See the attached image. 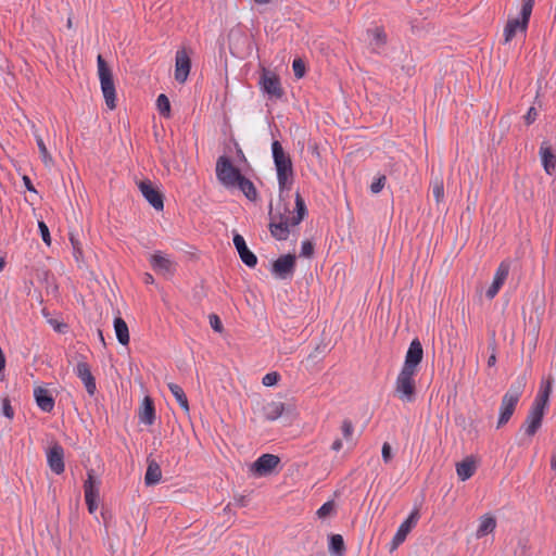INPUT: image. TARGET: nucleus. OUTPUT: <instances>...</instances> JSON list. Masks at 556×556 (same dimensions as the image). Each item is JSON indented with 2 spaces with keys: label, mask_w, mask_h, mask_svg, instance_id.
Instances as JSON below:
<instances>
[{
  "label": "nucleus",
  "mask_w": 556,
  "mask_h": 556,
  "mask_svg": "<svg viewBox=\"0 0 556 556\" xmlns=\"http://www.w3.org/2000/svg\"><path fill=\"white\" fill-rule=\"evenodd\" d=\"M70 241H71L72 247H73L74 257L78 262L80 260V257L83 256L81 244L78 241V239L75 238V236L73 233L70 235Z\"/></svg>",
  "instance_id": "obj_37"
},
{
  "label": "nucleus",
  "mask_w": 556,
  "mask_h": 556,
  "mask_svg": "<svg viewBox=\"0 0 556 556\" xmlns=\"http://www.w3.org/2000/svg\"><path fill=\"white\" fill-rule=\"evenodd\" d=\"M417 372L401 368L394 383V393L404 403H412L416 400V377Z\"/></svg>",
  "instance_id": "obj_6"
},
{
  "label": "nucleus",
  "mask_w": 556,
  "mask_h": 556,
  "mask_svg": "<svg viewBox=\"0 0 556 556\" xmlns=\"http://www.w3.org/2000/svg\"><path fill=\"white\" fill-rule=\"evenodd\" d=\"M35 137H36V142H37L42 162L45 163L46 166H50L53 163V159H52L51 154L49 153V151L43 142V139L39 135H36Z\"/></svg>",
  "instance_id": "obj_33"
},
{
  "label": "nucleus",
  "mask_w": 556,
  "mask_h": 556,
  "mask_svg": "<svg viewBox=\"0 0 556 556\" xmlns=\"http://www.w3.org/2000/svg\"><path fill=\"white\" fill-rule=\"evenodd\" d=\"M551 469L556 472V450L553 452L551 457Z\"/></svg>",
  "instance_id": "obj_55"
},
{
  "label": "nucleus",
  "mask_w": 556,
  "mask_h": 556,
  "mask_svg": "<svg viewBox=\"0 0 556 556\" xmlns=\"http://www.w3.org/2000/svg\"><path fill=\"white\" fill-rule=\"evenodd\" d=\"M85 498L99 497V481L96 480L93 470L87 472V479L84 483Z\"/></svg>",
  "instance_id": "obj_28"
},
{
  "label": "nucleus",
  "mask_w": 556,
  "mask_h": 556,
  "mask_svg": "<svg viewBox=\"0 0 556 556\" xmlns=\"http://www.w3.org/2000/svg\"><path fill=\"white\" fill-rule=\"evenodd\" d=\"M76 376L83 381L87 393L92 396L97 392L96 379L91 374L89 364L85 361V356L80 355L75 367Z\"/></svg>",
  "instance_id": "obj_12"
},
{
  "label": "nucleus",
  "mask_w": 556,
  "mask_h": 556,
  "mask_svg": "<svg viewBox=\"0 0 556 556\" xmlns=\"http://www.w3.org/2000/svg\"><path fill=\"white\" fill-rule=\"evenodd\" d=\"M477 470L476 462L471 457L456 464V473L460 481L470 479Z\"/></svg>",
  "instance_id": "obj_23"
},
{
  "label": "nucleus",
  "mask_w": 556,
  "mask_h": 556,
  "mask_svg": "<svg viewBox=\"0 0 556 556\" xmlns=\"http://www.w3.org/2000/svg\"><path fill=\"white\" fill-rule=\"evenodd\" d=\"M525 386V378H519L509 387L507 392L503 395L500 406L497 428H501L504 425H506L511 418L515 408L522 395Z\"/></svg>",
  "instance_id": "obj_4"
},
{
  "label": "nucleus",
  "mask_w": 556,
  "mask_h": 556,
  "mask_svg": "<svg viewBox=\"0 0 556 556\" xmlns=\"http://www.w3.org/2000/svg\"><path fill=\"white\" fill-rule=\"evenodd\" d=\"M143 281L147 285H151V283L154 282V278H153V276L151 274L146 273L144 276H143Z\"/></svg>",
  "instance_id": "obj_54"
},
{
  "label": "nucleus",
  "mask_w": 556,
  "mask_h": 556,
  "mask_svg": "<svg viewBox=\"0 0 556 556\" xmlns=\"http://www.w3.org/2000/svg\"><path fill=\"white\" fill-rule=\"evenodd\" d=\"M191 51L181 48L176 51L175 55V79L179 84L186 83L191 70Z\"/></svg>",
  "instance_id": "obj_10"
},
{
  "label": "nucleus",
  "mask_w": 556,
  "mask_h": 556,
  "mask_svg": "<svg viewBox=\"0 0 556 556\" xmlns=\"http://www.w3.org/2000/svg\"><path fill=\"white\" fill-rule=\"evenodd\" d=\"M285 194L280 198L276 208L269 210V231L271 236L279 241H285L289 238L290 227L298 226L308 214L305 201L300 192L295 193V207L290 210L289 205L285 202Z\"/></svg>",
  "instance_id": "obj_1"
},
{
  "label": "nucleus",
  "mask_w": 556,
  "mask_h": 556,
  "mask_svg": "<svg viewBox=\"0 0 556 556\" xmlns=\"http://www.w3.org/2000/svg\"><path fill=\"white\" fill-rule=\"evenodd\" d=\"M386 180H387V178H386V176H384V175L379 176L377 179H375V180L371 182V185H370V191H371L372 193H379V192L383 189V187H384V185H386Z\"/></svg>",
  "instance_id": "obj_43"
},
{
  "label": "nucleus",
  "mask_w": 556,
  "mask_h": 556,
  "mask_svg": "<svg viewBox=\"0 0 556 556\" xmlns=\"http://www.w3.org/2000/svg\"><path fill=\"white\" fill-rule=\"evenodd\" d=\"M237 156H238L239 160L245 161L244 153H243V151L240 148L237 149Z\"/></svg>",
  "instance_id": "obj_56"
},
{
  "label": "nucleus",
  "mask_w": 556,
  "mask_h": 556,
  "mask_svg": "<svg viewBox=\"0 0 556 556\" xmlns=\"http://www.w3.org/2000/svg\"><path fill=\"white\" fill-rule=\"evenodd\" d=\"M314 254V245L311 241L305 240L302 242L300 256L311 257Z\"/></svg>",
  "instance_id": "obj_44"
},
{
  "label": "nucleus",
  "mask_w": 556,
  "mask_h": 556,
  "mask_svg": "<svg viewBox=\"0 0 556 556\" xmlns=\"http://www.w3.org/2000/svg\"><path fill=\"white\" fill-rule=\"evenodd\" d=\"M34 395L38 407L42 412L50 413L53 410L55 402L47 389L39 387L35 389Z\"/></svg>",
  "instance_id": "obj_22"
},
{
  "label": "nucleus",
  "mask_w": 556,
  "mask_h": 556,
  "mask_svg": "<svg viewBox=\"0 0 556 556\" xmlns=\"http://www.w3.org/2000/svg\"><path fill=\"white\" fill-rule=\"evenodd\" d=\"M98 76L105 104L110 110L116 108V89L113 73L101 54L97 58Z\"/></svg>",
  "instance_id": "obj_5"
},
{
  "label": "nucleus",
  "mask_w": 556,
  "mask_h": 556,
  "mask_svg": "<svg viewBox=\"0 0 556 556\" xmlns=\"http://www.w3.org/2000/svg\"><path fill=\"white\" fill-rule=\"evenodd\" d=\"M150 264L154 271L164 276H172L176 270V264L161 252L151 255Z\"/></svg>",
  "instance_id": "obj_20"
},
{
  "label": "nucleus",
  "mask_w": 556,
  "mask_h": 556,
  "mask_svg": "<svg viewBox=\"0 0 556 556\" xmlns=\"http://www.w3.org/2000/svg\"><path fill=\"white\" fill-rule=\"evenodd\" d=\"M260 84L263 91L267 93L270 99L279 100L285 94L279 76L271 71L263 70Z\"/></svg>",
  "instance_id": "obj_9"
},
{
  "label": "nucleus",
  "mask_w": 556,
  "mask_h": 556,
  "mask_svg": "<svg viewBox=\"0 0 556 556\" xmlns=\"http://www.w3.org/2000/svg\"><path fill=\"white\" fill-rule=\"evenodd\" d=\"M38 228H39V232H40L42 241L47 245H50L51 244V236H50V231H49L47 224L45 222L40 220V222H38Z\"/></svg>",
  "instance_id": "obj_38"
},
{
  "label": "nucleus",
  "mask_w": 556,
  "mask_h": 556,
  "mask_svg": "<svg viewBox=\"0 0 556 556\" xmlns=\"http://www.w3.org/2000/svg\"><path fill=\"white\" fill-rule=\"evenodd\" d=\"M3 265H4V260H3V258H1V260H0V271H1V270H2V268H3Z\"/></svg>",
  "instance_id": "obj_59"
},
{
  "label": "nucleus",
  "mask_w": 556,
  "mask_h": 556,
  "mask_svg": "<svg viewBox=\"0 0 556 556\" xmlns=\"http://www.w3.org/2000/svg\"><path fill=\"white\" fill-rule=\"evenodd\" d=\"M540 156L546 174L553 175L556 169V156L546 141L542 142L540 147Z\"/></svg>",
  "instance_id": "obj_21"
},
{
  "label": "nucleus",
  "mask_w": 556,
  "mask_h": 556,
  "mask_svg": "<svg viewBox=\"0 0 556 556\" xmlns=\"http://www.w3.org/2000/svg\"><path fill=\"white\" fill-rule=\"evenodd\" d=\"M294 76L302 78L305 75V64L301 59H295L292 63Z\"/></svg>",
  "instance_id": "obj_39"
},
{
  "label": "nucleus",
  "mask_w": 556,
  "mask_h": 556,
  "mask_svg": "<svg viewBox=\"0 0 556 556\" xmlns=\"http://www.w3.org/2000/svg\"><path fill=\"white\" fill-rule=\"evenodd\" d=\"M167 387H168L170 393L173 394V396L176 399V401L180 405V407L185 410V413L188 414L189 409H190L189 402H188L187 395H186L185 391L182 390V388L174 382H169L167 384Z\"/></svg>",
  "instance_id": "obj_30"
},
{
  "label": "nucleus",
  "mask_w": 556,
  "mask_h": 556,
  "mask_svg": "<svg viewBox=\"0 0 556 556\" xmlns=\"http://www.w3.org/2000/svg\"><path fill=\"white\" fill-rule=\"evenodd\" d=\"M236 187H238L250 201L257 199L258 194L254 184L245 176L241 175L238 180H236Z\"/></svg>",
  "instance_id": "obj_27"
},
{
  "label": "nucleus",
  "mask_w": 556,
  "mask_h": 556,
  "mask_svg": "<svg viewBox=\"0 0 556 556\" xmlns=\"http://www.w3.org/2000/svg\"><path fill=\"white\" fill-rule=\"evenodd\" d=\"M233 244H235V248H236L242 263L250 268H254L257 264V257L248 248L244 238L239 233H235Z\"/></svg>",
  "instance_id": "obj_19"
},
{
  "label": "nucleus",
  "mask_w": 556,
  "mask_h": 556,
  "mask_svg": "<svg viewBox=\"0 0 556 556\" xmlns=\"http://www.w3.org/2000/svg\"><path fill=\"white\" fill-rule=\"evenodd\" d=\"M536 118H538V111L534 106H531L528 110L527 114L525 115L526 124L531 125L532 123L535 122Z\"/></svg>",
  "instance_id": "obj_49"
},
{
  "label": "nucleus",
  "mask_w": 556,
  "mask_h": 556,
  "mask_svg": "<svg viewBox=\"0 0 556 556\" xmlns=\"http://www.w3.org/2000/svg\"><path fill=\"white\" fill-rule=\"evenodd\" d=\"M422 357V345L418 339H414L408 346L402 368L417 372Z\"/></svg>",
  "instance_id": "obj_13"
},
{
  "label": "nucleus",
  "mask_w": 556,
  "mask_h": 556,
  "mask_svg": "<svg viewBox=\"0 0 556 556\" xmlns=\"http://www.w3.org/2000/svg\"><path fill=\"white\" fill-rule=\"evenodd\" d=\"M156 106L161 115L169 117L170 115V103L168 98L161 93L156 99Z\"/></svg>",
  "instance_id": "obj_35"
},
{
  "label": "nucleus",
  "mask_w": 556,
  "mask_h": 556,
  "mask_svg": "<svg viewBox=\"0 0 556 556\" xmlns=\"http://www.w3.org/2000/svg\"><path fill=\"white\" fill-rule=\"evenodd\" d=\"M342 446H343L342 441L340 439H337L333 441L331 448L336 452H339L342 448Z\"/></svg>",
  "instance_id": "obj_53"
},
{
  "label": "nucleus",
  "mask_w": 556,
  "mask_h": 556,
  "mask_svg": "<svg viewBox=\"0 0 556 556\" xmlns=\"http://www.w3.org/2000/svg\"><path fill=\"white\" fill-rule=\"evenodd\" d=\"M329 551L338 556H342L344 554L345 545L341 534H332L330 536Z\"/></svg>",
  "instance_id": "obj_32"
},
{
  "label": "nucleus",
  "mask_w": 556,
  "mask_h": 556,
  "mask_svg": "<svg viewBox=\"0 0 556 556\" xmlns=\"http://www.w3.org/2000/svg\"><path fill=\"white\" fill-rule=\"evenodd\" d=\"M279 379H280V375L276 371H273V372L266 374L263 377L262 382L265 387H273L278 382Z\"/></svg>",
  "instance_id": "obj_40"
},
{
  "label": "nucleus",
  "mask_w": 556,
  "mask_h": 556,
  "mask_svg": "<svg viewBox=\"0 0 556 556\" xmlns=\"http://www.w3.org/2000/svg\"><path fill=\"white\" fill-rule=\"evenodd\" d=\"M264 416L267 420L274 421L282 416L285 404L282 402H270L264 406Z\"/></svg>",
  "instance_id": "obj_31"
},
{
  "label": "nucleus",
  "mask_w": 556,
  "mask_h": 556,
  "mask_svg": "<svg viewBox=\"0 0 556 556\" xmlns=\"http://www.w3.org/2000/svg\"><path fill=\"white\" fill-rule=\"evenodd\" d=\"M114 330L117 338V341L122 345H128L129 343V330L126 321L122 317H116L114 319Z\"/></svg>",
  "instance_id": "obj_29"
},
{
  "label": "nucleus",
  "mask_w": 556,
  "mask_h": 556,
  "mask_svg": "<svg viewBox=\"0 0 556 556\" xmlns=\"http://www.w3.org/2000/svg\"><path fill=\"white\" fill-rule=\"evenodd\" d=\"M48 323L51 325L54 331L58 333H65L67 330V325L63 321H60L58 319H48Z\"/></svg>",
  "instance_id": "obj_46"
},
{
  "label": "nucleus",
  "mask_w": 556,
  "mask_h": 556,
  "mask_svg": "<svg viewBox=\"0 0 556 556\" xmlns=\"http://www.w3.org/2000/svg\"><path fill=\"white\" fill-rule=\"evenodd\" d=\"M256 3H260V4H266L268 3L270 0H254Z\"/></svg>",
  "instance_id": "obj_58"
},
{
  "label": "nucleus",
  "mask_w": 556,
  "mask_h": 556,
  "mask_svg": "<svg viewBox=\"0 0 556 556\" xmlns=\"http://www.w3.org/2000/svg\"><path fill=\"white\" fill-rule=\"evenodd\" d=\"M489 349L491 350V354L488 358V366L493 367L496 364V344H495V342L490 344Z\"/></svg>",
  "instance_id": "obj_50"
},
{
  "label": "nucleus",
  "mask_w": 556,
  "mask_h": 556,
  "mask_svg": "<svg viewBox=\"0 0 556 556\" xmlns=\"http://www.w3.org/2000/svg\"><path fill=\"white\" fill-rule=\"evenodd\" d=\"M295 269V256L292 254H286L278 257L271 267V273L280 278L287 279L291 277Z\"/></svg>",
  "instance_id": "obj_14"
},
{
  "label": "nucleus",
  "mask_w": 556,
  "mask_h": 556,
  "mask_svg": "<svg viewBox=\"0 0 556 556\" xmlns=\"http://www.w3.org/2000/svg\"><path fill=\"white\" fill-rule=\"evenodd\" d=\"M496 528V519L491 514H484L479 519V526L476 531V538L481 539L492 533Z\"/></svg>",
  "instance_id": "obj_25"
},
{
  "label": "nucleus",
  "mask_w": 556,
  "mask_h": 556,
  "mask_svg": "<svg viewBox=\"0 0 556 556\" xmlns=\"http://www.w3.org/2000/svg\"><path fill=\"white\" fill-rule=\"evenodd\" d=\"M47 463L49 468L55 475H61L65 470L64 450L59 444H53L47 452Z\"/></svg>",
  "instance_id": "obj_15"
},
{
  "label": "nucleus",
  "mask_w": 556,
  "mask_h": 556,
  "mask_svg": "<svg viewBox=\"0 0 556 556\" xmlns=\"http://www.w3.org/2000/svg\"><path fill=\"white\" fill-rule=\"evenodd\" d=\"M274 164L277 170L279 197L291 190L293 184V166L289 154H287L278 140L271 143Z\"/></svg>",
  "instance_id": "obj_3"
},
{
  "label": "nucleus",
  "mask_w": 556,
  "mask_h": 556,
  "mask_svg": "<svg viewBox=\"0 0 556 556\" xmlns=\"http://www.w3.org/2000/svg\"><path fill=\"white\" fill-rule=\"evenodd\" d=\"M552 383L553 381L551 378L542 380L540 390L526 417L522 428L529 437H533L542 426L544 412L552 393Z\"/></svg>",
  "instance_id": "obj_2"
},
{
  "label": "nucleus",
  "mask_w": 556,
  "mask_h": 556,
  "mask_svg": "<svg viewBox=\"0 0 556 556\" xmlns=\"http://www.w3.org/2000/svg\"><path fill=\"white\" fill-rule=\"evenodd\" d=\"M138 188L141 191L143 198L155 211H163L164 195L156 187L153 186L150 180L139 181Z\"/></svg>",
  "instance_id": "obj_11"
},
{
  "label": "nucleus",
  "mask_w": 556,
  "mask_h": 556,
  "mask_svg": "<svg viewBox=\"0 0 556 556\" xmlns=\"http://www.w3.org/2000/svg\"><path fill=\"white\" fill-rule=\"evenodd\" d=\"M372 35V43L381 48L387 43V34L381 27H376L374 30H371Z\"/></svg>",
  "instance_id": "obj_36"
},
{
  "label": "nucleus",
  "mask_w": 556,
  "mask_h": 556,
  "mask_svg": "<svg viewBox=\"0 0 556 556\" xmlns=\"http://www.w3.org/2000/svg\"><path fill=\"white\" fill-rule=\"evenodd\" d=\"M280 463V458L274 454L261 455L252 465V471L257 476L270 473Z\"/></svg>",
  "instance_id": "obj_17"
},
{
  "label": "nucleus",
  "mask_w": 556,
  "mask_h": 556,
  "mask_svg": "<svg viewBox=\"0 0 556 556\" xmlns=\"http://www.w3.org/2000/svg\"><path fill=\"white\" fill-rule=\"evenodd\" d=\"M23 184H24L25 188L28 191L35 192V193L37 192L35 187H34V185H33V182H31V180H30V178L28 176H26V175L23 176Z\"/></svg>",
  "instance_id": "obj_52"
},
{
  "label": "nucleus",
  "mask_w": 556,
  "mask_h": 556,
  "mask_svg": "<svg viewBox=\"0 0 556 556\" xmlns=\"http://www.w3.org/2000/svg\"><path fill=\"white\" fill-rule=\"evenodd\" d=\"M432 194L437 204L444 200V184L442 178H435L432 181Z\"/></svg>",
  "instance_id": "obj_34"
},
{
  "label": "nucleus",
  "mask_w": 556,
  "mask_h": 556,
  "mask_svg": "<svg viewBox=\"0 0 556 556\" xmlns=\"http://www.w3.org/2000/svg\"><path fill=\"white\" fill-rule=\"evenodd\" d=\"M382 459L386 464L390 463L392 459L391 445L388 442H384L381 450Z\"/></svg>",
  "instance_id": "obj_48"
},
{
  "label": "nucleus",
  "mask_w": 556,
  "mask_h": 556,
  "mask_svg": "<svg viewBox=\"0 0 556 556\" xmlns=\"http://www.w3.org/2000/svg\"><path fill=\"white\" fill-rule=\"evenodd\" d=\"M97 500L98 498H85L90 514H93L98 508Z\"/></svg>",
  "instance_id": "obj_51"
},
{
  "label": "nucleus",
  "mask_w": 556,
  "mask_h": 556,
  "mask_svg": "<svg viewBox=\"0 0 556 556\" xmlns=\"http://www.w3.org/2000/svg\"><path fill=\"white\" fill-rule=\"evenodd\" d=\"M215 170L218 181L226 188L236 187V180L242 175L226 155L217 159Z\"/></svg>",
  "instance_id": "obj_8"
},
{
  "label": "nucleus",
  "mask_w": 556,
  "mask_h": 556,
  "mask_svg": "<svg viewBox=\"0 0 556 556\" xmlns=\"http://www.w3.org/2000/svg\"><path fill=\"white\" fill-rule=\"evenodd\" d=\"M333 510V503L332 502H326L324 503L317 510V516L319 518H325L327 517L328 515L331 514V511Z\"/></svg>",
  "instance_id": "obj_45"
},
{
  "label": "nucleus",
  "mask_w": 556,
  "mask_h": 556,
  "mask_svg": "<svg viewBox=\"0 0 556 556\" xmlns=\"http://www.w3.org/2000/svg\"><path fill=\"white\" fill-rule=\"evenodd\" d=\"M341 431L345 440H350L353 435L354 427L351 420L344 419L342 421Z\"/></svg>",
  "instance_id": "obj_41"
},
{
  "label": "nucleus",
  "mask_w": 556,
  "mask_h": 556,
  "mask_svg": "<svg viewBox=\"0 0 556 556\" xmlns=\"http://www.w3.org/2000/svg\"><path fill=\"white\" fill-rule=\"evenodd\" d=\"M208 319L213 330L220 333L224 329L220 318L216 314H211Z\"/></svg>",
  "instance_id": "obj_47"
},
{
  "label": "nucleus",
  "mask_w": 556,
  "mask_h": 556,
  "mask_svg": "<svg viewBox=\"0 0 556 556\" xmlns=\"http://www.w3.org/2000/svg\"><path fill=\"white\" fill-rule=\"evenodd\" d=\"M139 420H140V422H142L147 426H151L155 421L154 404H153V401L149 396H146L143 399L142 407L140 408V412H139Z\"/></svg>",
  "instance_id": "obj_24"
},
{
  "label": "nucleus",
  "mask_w": 556,
  "mask_h": 556,
  "mask_svg": "<svg viewBox=\"0 0 556 556\" xmlns=\"http://www.w3.org/2000/svg\"><path fill=\"white\" fill-rule=\"evenodd\" d=\"M534 0H522L520 18H510L504 27L505 43L513 40L517 30L526 33L533 10Z\"/></svg>",
  "instance_id": "obj_7"
},
{
  "label": "nucleus",
  "mask_w": 556,
  "mask_h": 556,
  "mask_svg": "<svg viewBox=\"0 0 556 556\" xmlns=\"http://www.w3.org/2000/svg\"><path fill=\"white\" fill-rule=\"evenodd\" d=\"M98 334H99V339L101 340V342L104 343V337H103L102 331L98 330Z\"/></svg>",
  "instance_id": "obj_57"
},
{
  "label": "nucleus",
  "mask_w": 556,
  "mask_h": 556,
  "mask_svg": "<svg viewBox=\"0 0 556 556\" xmlns=\"http://www.w3.org/2000/svg\"><path fill=\"white\" fill-rule=\"evenodd\" d=\"M419 514L418 510H413L410 515L400 525L396 533L394 534L392 539V547L391 549L397 548L399 545H401L407 534L410 532V530L416 526L418 520Z\"/></svg>",
  "instance_id": "obj_16"
},
{
  "label": "nucleus",
  "mask_w": 556,
  "mask_h": 556,
  "mask_svg": "<svg viewBox=\"0 0 556 556\" xmlns=\"http://www.w3.org/2000/svg\"><path fill=\"white\" fill-rule=\"evenodd\" d=\"M509 269H510V266H509V263H507V262H502L498 265V267L495 271L494 278H493V282L485 292V295L489 300H492L496 296L500 289L505 283L507 277H508Z\"/></svg>",
  "instance_id": "obj_18"
},
{
  "label": "nucleus",
  "mask_w": 556,
  "mask_h": 556,
  "mask_svg": "<svg viewBox=\"0 0 556 556\" xmlns=\"http://www.w3.org/2000/svg\"><path fill=\"white\" fill-rule=\"evenodd\" d=\"M2 414L9 419H13L14 417V409L9 397L2 399Z\"/></svg>",
  "instance_id": "obj_42"
},
{
  "label": "nucleus",
  "mask_w": 556,
  "mask_h": 556,
  "mask_svg": "<svg viewBox=\"0 0 556 556\" xmlns=\"http://www.w3.org/2000/svg\"><path fill=\"white\" fill-rule=\"evenodd\" d=\"M162 470L160 465L154 460H148V467L144 475V483L147 485H155L161 481Z\"/></svg>",
  "instance_id": "obj_26"
}]
</instances>
